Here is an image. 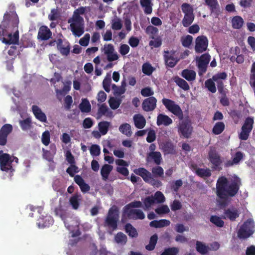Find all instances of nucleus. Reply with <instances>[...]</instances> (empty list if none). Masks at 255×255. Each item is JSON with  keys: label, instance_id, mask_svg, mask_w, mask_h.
Segmentation results:
<instances>
[{"label": "nucleus", "instance_id": "1", "mask_svg": "<svg viewBox=\"0 0 255 255\" xmlns=\"http://www.w3.org/2000/svg\"><path fill=\"white\" fill-rule=\"evenodd\" d=\"M19 19L15 12L5 13L0 25V40L7 44H18Z\"/></svg>", "mask_w": 255, "mask_h": 255}, {"label": "nucleus", "instance_id": "2", "mask_svg": "<svg viewBox=\"0 0 255 255\" xmlns=\"http://www.w3.org/2000/svg\"><path fill=\"white\" fill-rule=\"evenodd\" d=\"M162 102L165 108L171 113L176 116L181 122L178 126V132L180 137L188 138L193 132V127L190 119L187 117L184 119L183 111L180 106L176 104L174 101L163 98Z\"/></svg>", "mask_w": 255, "mask_h": 255}, {"label": "nucleus", "instance_id": "3", "mask_svg": "<svg viewBox=\"0 0 255 255\" xmlns=\"http://www.w3.org/2000/svg\"><path fill=\"white\" fill-rule=\"evenodd\" d=\"M241 185L239 178L234 179L230 184L225 176L219 177L216 183V194L220 199H228L229 197H234L238 192Z\"/></svg>", "mask_w": 255, "mask_h": 255}, {"label": "nucleus", "instance_id": "4", "mask_svg": "<svg viewBox=\"0 0 255 255\" xmlns=\"http://www.w3.org/2000/svg\"><path fill=\"white\" fill-rule=\"evenodd\" d=\"M85 12V7L81 6L74 11L72 17L69 18L68 22L73 34L78 37L81 36L84 32V21L80 15Z\"/></svg>", "mask_w": 255, "mask_h": 255}, {"label": "nucleus", "instance_id": "5", "mask_svg": "<svg viewBox=\"0 0 255 255\" xmlns=\"http://www.w3.org/2000/svg\"><path fill=\"white\" fill-rule=\"evenodd\" d=\"M133 172L136 175L141 176L146 183H149L155 188H158L162 185L161 181L152 176L151 173L144 168L139 167L135 169Z\"/></svg>", "mask_w": 255, "mask_h": 255}, {"label": "nucleus", "instance_id": "6", "mask_svg": "<svg viewBox=\"0 0 255 255\" xmlns=\"http://www.w3.org/2000/svg\"><path fill=\"white\" fill-rule=\"evenodd\" d=\"M119 219V210L114 205L110 208L105 220V226L116 230L118 227V222Z\"/></svg>", "mask_w": 255, "mask_h": 255}, {"label": "nucleus", "instance_id": "7", "mask_svg": "<svg viewBox=\"0 0 255 255\" xmlns=\"http://www.w3.org/2000/svg\"><path fill=\"white\" fill-rule=\"evenodd\" d=\"M255 232V223L253 219H249L240 227L238 232V237L240 239H246L251 236Z\"/></svg>", "mask_w": 255, "mask_h": 255}, {"label": "nucleus", "instance_id": "8", "mask_svg": "<svg viewBox=\"0 0 255 255\" xmlns=\"http://www.w3.org/2000/svg\"><path fill=\"white\" fill-rule=\"evenodd\" d=\"M181 7L184 14L182 24L184 27H187L192 23L195 18L194 9L192 6L187 3H182Z\"/></svg>", "mask_w": 255, "mask_h": 255}, {"label": "nucleus", "instance_id": "9", "mask_svg": "<svg viewBox=\"0 0 255 255\" xmlns=\"http://www.w3.org/2000/svg\"><path fill=\"white\" fill-rule=\"evenodd\" d=\"M254 124V118L252 117L247 118L241 128V131L239 134V138L241 140H247L251 132Z\"/></svg>", "mask_w": 255, "mask_h": 255}, {"label": "nucleus", "instance_id": "10", "mask_svg": "<svg viewBox=\"0 0 255 255\" xmlns=\"http://www.w3.org/2000/svg\"><path fill=\"white\" fill-rule=\"evenodd\" d=\"M211 60V56L208 53H205L196 58V62L198 68V74L202 76L207 71V69Z\"/></svg>", "mask_w": 255, "mask_h": 255}, {"label": "nucleus", "instance_id": "11", "mask_svg": "<svg viewBox=\"0 0 255 255\" xmlns=\"http://www.w3.org/2000/svg\"><path fill=\"white\" fill-rule=\"evenodd\" d=\"M208 159L213 165L212 168L215 170H220L222 160L220 155L217 151L215 147H211L208 153Z\"/></svg>", "mask_w": 255, "mask_h": 255}, {"label": "nucleus", "instance_id": "12", "mask_svg": "<svg viewBox=\"0 0 255 255\" xmlns=\"http://www.w3.org/2000/svg\"><path fill=\"white\" fill-rule=\"evenodd\" d=\"M176 51L175 50H165L163 52V58L165 65L173 68L180 61V58L176 56Z\"/></svg>", "mask_w": 255, "mask_h": 255}, {"label": "nucleus", "instance_id": "13", "mask_svg": "<svg viewBox=\"0 0 255 255\" xmlns=\"http://www.w3.org/2000/svg\"><path fill=\"white\" fill-rule=\"evenodd\" d=\"M11 156L8 153L0 155V167L3 171L12 172L14 169L12 167Z\"/></svg>", "mask_w": 255, "mask_h": 255}, {"label": "nucleus", "instance_id": "14", "mask_svg": "<svg viewBox=\"0 0 255 255\" xmlns=\"http://www.w3.org/2000/svg\"><path fill=\"white\" fill-rule=\"evenodd\" d=\"M208 46V40L206 36H198L195 40V51L197 53H202L206 51Z\"/></svg>", "mask_w": 255, "mask_h": 255}, {"label": "nucleus", "instance_id": "15", "mask_svg": "<svg viewBox=\"0 0 255 255\" xmlns=\"http://www.w3.org/2000/svg\"><path fill=\"white\" fill-rule=\"evenodd\" d=\"M123 216H127L129 219L142 220L145 218L144 213L140 209L123 210Z\"/></svg>", "mask_w": 255, "mask_h": 255}, {"label": "nucleus", "instance_id": "16", "mask_svg": "<svg viewBox=\"0 0 255 255\" xmlns=\"http://www.w3.org/2000/svg\"><path fill=\"white\" fill-rule=\"evenodd\" d=\"M12 126L9 124L4 125L0 129V145L4 146L7 143L8 134L12 131Z\"/></svg>", "mask_w": 255, "mask_h": 255}, {"label": "nucleus", "instance_id": "17", "mask_svg": "<svg viewBox=\"0 0 255 255\" xmlns=\"http://www.w3.org/2000/svg\"><path fill=\"white\" fill-rule=\"evenodd\" d=\"M240 212L235 207H232L224 209L222 217L224 219H229L231 221H235L239 217Z\"/></svg>", "mask_w": 255, "mask_h": 255}, {"label": "nucleus", "instance_id": "18", "mask_svg": "<svg viewBox=\"0 0 255 255\" xmlns=\"http://www.w3.org/2000/svg\"><path fill=\"white\" fill-rule=\"evenodd\" d=\"M157 100L154 97L145 99L142 103V108L145 112L153 111L156 107Z\"/></svg>", "mask_w": 255, "mask_h": 255}, {"label": "nucleus", "instance_id": "19", "mask_svg": "<svg viewBox=\"0 0 255 255\" xmlns=\"http://www.w3.org/2000/svg\"><path fill=\"white\" fill-rule=\"evenodd\" d=\"M227 78V74L225 72L218 73L213 76V80L217 83L218 91L221 94L225 93L224 90V84L221 80H225Z\"/></svg>", "mask_w": 255, "mask_h": 255}, {"label": "nucleus", "instance_id": "20", "mask_svg": "<svg viewBox=\"0 0 255 255\" xmlns=\"http://www.w3.org/2000/svg\"><path fill=\"white\" fill-rule=\"evenodd\" d=\"M52 36V32L45 25H42L40 27L37 38L39 40L45 41L48 40Z\"/></svg>", "mask_w": 255, "mask_h": 255}, {"label": "nucleus", "instance_id": "21", "mask_svg": "<svg viewBox=\"0 0 255 255\" xmlns=\"http://www.w3.org/2000/svg\"><path fill=\"white\" fill-rule=\"evenodd\" d=\"M161 154L159 151H151L150 152L147 156L146 161L147 162L153 161L157 165H159L161 164L162 161Z\"/></svg>", "mask_w": 255, "mask_h": 255}, {"label": "nucleus", "instance_id": "22", "mask_svg": "<svg viewBox=\"0 0 255 255\" xmlns=\"http://www.w3.org/2000/svg\"><path fill=\"white\" fill-rule=\"evenodd\" d=\"M98 106L99 108L97 112L98 118H100L103 116L110 118L113 117V112L108 108L106 104H102L101 105L98 104Z\"/></svg>", "mask_w": 255, "mask_h": 255}, {"label": "nucleus", "instance_id": "23", "mask_svg": "<svg viewBox=\"0 0 255 255\" xmlns=\"http://www.w3.org/2000/svg\"><path fill=\"white\" fill-rule=\"evenodd\" d=\"M206 4L210 8L211 13L218 15L220 12V8L217 0H205Z\"/></svg>", "mask_w": 255, "mask_h": 255}, {"label": "nucleus", "instance_id": "24", "mask_svg": "<svg viewBox=\"0 0 255 255\" xmlns=\"http://www.w3.org/2000/svg\"><path fill=\"white\" fill-rule=\"evenodd\" d=\"M32 110L35 118L41 122L46 123L47 118L45 114L42 112L41 110L36 105L32 107Z\"/></svg>", "mask_w": 255, "mask_h": 255}, {"label": "nucleus", "instance_id": "25", "mask_svg": "<svg viewBox=\"0 0 255 255\" xmlns=\"http://www.w3.org/2000/svg\"><path fill=\"white\" fill-rule=\"evenodd\" d=\"M133 120L135 127L139 129L143 128L146 124L144 117L141 114H135L133 116Z\"/></svg>", "mask_w": 255, "mask_h": 255}, {"label": "nucleus", "instance_id": "26", "mask_svg": "<svg viewBox=\"0 0 255 255\" xmlns=\"http://www.w3.org/2000/svg\"><path fill=\"white\" fill-rule=\"evenodd\" d=\"M172 122V120L167 115L159 114L157 116L156 124L158 126L163 125L167 126L171 124Z\"/></svg>", "mask_w": 255, "mask_h": 255}, {"label": "nucleus", "instance_id": "27", "mask_svg": "<svg viewBox=\"0 0 255 255\" xmlns=\"http://www.w3.org/2000/svg\"><path fill=\"white\" fill-rule=\"evenodd\" d=\"M81 198V194L78 193L74 194L70 197L69 203L73 209L77 210L79 208Z\"/></svg>", "mask_w": 255, "mask_h": 255}, {"label": "nucleus", "instance_id": "28", "mask_svg": "<svg viewBox=\"0 0 255 255\" xmlns=\"http://www.w3.org/2000/svg\"><path fill=\"white\" fill-rule=\"evenodd\" d=\"M113 166L107 164H104L102 167L101 169V174L103 180L107 181L110 173L113 170Z\"/></svg>", "mask_w": 255, "mask_h": 255}, {"label": "nucleus", "instance_id": "29", "mask_svg": "<svg viewBox=\"0 0 255 255\" xmlns=\"http://www.w3.org/2000/svg\"><path fill=\"white\" fill-rule=\"evenodd\" d=\"M141 6L144 8V12L146 14H151L152 11V3L151 0H140Z\"/></svg>", "mask_w": 255, "mask_h": 255}, {"label": "nucleus", "instance_id": "30", "mask_svg": "<svg viewBox=\"0 0 255 255\" xmlns=\"http://www.w3.org/2000/svg\"><path fill=\"white\" fill-rule=\"evenodd\" d=\"M196 251L202 255H206L209 251V247L200 241L196 242Z\"/></svg>", "mask_w": 255, "mask_h": 255}, {"label": "nucleus", "instance_id": "31", "mask_svg": "<svg viewBox=\"0 0 255 255\" xmlns=\"http://www.w3.org/2000/svg\"><path fill=\"white\" fill-rule=\"evenodd\" d=\"M244 21L240 16H235L232 19V27L234 29H240L243 25Z\"/></svg>", "mask_w": 255, "mask_h": 255}, {"label": "nucleus", "instance_id": "32", "mask_svg": "<svg viewBox=\"0 0 255 255\" xmlns=\"http://www.w3.org/2000/svg\"><path fill=\"white\" fill-rule=\"evenodd\" d=\"M181 76L188 81H193L196 78V73L194 71L185 69L182 71Z\"/></svg>", "mask_w": 255, "mask_h": 255}, {"label": "nucleus", "instance_id": "33", "mask_svg": "<svg viewBox=\"0 0 255 255\" xmlns=\"http://www.w3.org/2000/svg\"><path fill=\"white\" fill-rule=\"evenodd\" d=\"M57 48L60 52L61 54L64 56H67L70 52V46L67 45L64 46L63 41L61 39H59L57 42Z\"/></svg>", "mask_w": 255, "mask_h": 255}, {"label": "nucleus", "instance_id": "34", "mask_svg": "<svg viewBox=\"0 0 255 255\" xmlns=\"http://www.w3.org/2000/svg\"><path fill=\"white\" fill-rule=\"evenodd\" d=\"M174 80L176 85L184 91H187L190 89L188 83L184 79L176 76L174 78Z\"/></svg>", "mask_w": 255, "mask_h": 255}, {"label": "nucleus", "instance_id": "35", "mask_svg": "<svg viewBox=\"0 0 255 255\" xmlns=\"http://www.w3.org/2000/svg\"><path fill=\"white\" fill-rule=\"evenodd\" d=\"M79 109L83 113H89L91 110V106L87 99H83L79 105Z\"/></svg>", "mask_w": 255, "mask_h": 255}, {"label": "nucleus", "instance_id": "36", "mask_svg": "<svg viewBox=\"0 0 255 255\" xmlns=\"http://www.w3.org/2000/svg\"><path fill=\"white\" fill-rule=\"evenodd\" d=\"M225 125L222 122H217L212 129V132L216 135L221 134L225 129Z\"/></svg>", "mask_w": 255, "mask_h": 255}, {"label": "nucleus", "instance_id": "37", "mask_svg": "<svg viewBox=\"0 0 255 255\" xmlns=\"http://www.w3.org/2000/svg\"><path fill=\"white\" fill-rule=\"evenodd\" d=\"M158 240V236L156 234L153 235L150 238L149 243L145 246V249L149 251H153L156 246Z\"/></svg>", "mask_w": 255, "mask_h": 255}, {"label": "nucleus", "instance_id": "38", "mask_svg": "<svg viewBox=\"0 0 255 255\" xmlns=\"http://www.w3.org/2000/svg\"><path fill=\"white\" fill-rule=\"evenodd\" d=\"M115 240L117 244L125 245L127 242L128 238L125 234L120 232L115 235Z\"/></svg>", "mask_w": 255, "mask_h": 255}, {"label": "nucleus", "instance_id": "39", "mask_svg": "<svg viewBox=\"0 0 255 255\" xmlns=\"http://www.w3.org/2000/svg\"><path fill=\"white\" fill-rule=\"evenodd\" d=\"M110 126V123L107 121H102L98 124L99 130L102 135L107 133Z\"/></svg>", "mask_w": 255, "mask_h": 255}, {"label": "nucleus", "instance_id": "40", "mask_svg": "<svg viewBox=\"0 0 255 255\" xmlns=\"http://www.w3.org/2000/svg\"><path fill=\"white\" fill-rule=\"evenodd\" d=\"M125 231L130 237L136 238L138 236V233L136 229L130 223H128L126 225Z\"/></svg>", "mask_w": 255, "mask_h": 255}, {"label": "nucleus", "instance_id": "41", "mask_svg": "<svg viewBox=\"0 0 255 255\" xmlns=\"http://www.w3.org/2000/svg\"><path fill=\"white\" fill-rule=\"evenodd\" d=\"M119 130L128 136H130L132 134L131 126L128 123L121 125L119 127Z\"/></svg>", "mask_w": 255, "mask_h": 255}, {"label": "nucleus", "instance_id": "42", "mask_svg": "<svg viewBox=\"0 0 255 255\" xmlns=\"http://www.w3.org/2000/svg\"><path fill=\"white\" fill-rule=\"evenodd\" d=\"M196 174L202 178L209 177L211 175V172L209 168H198L196 170Z\"/></svg>", "mask_w": 255, "mask_h": 255}, {"label": "nucleus", "instance_id": "43", "mask_svg": "<svg viewBox=\"0 0 255 255\" xmlns=\"http://www.w3.org/2000/svg\"><path fill=\"white\" fill-rule=\"evenodd\" d=\"M122 102L121 99H116L114 97H111L109 100V104L111 108L113 110L118 109Z\"/></svg>", "mask_w": 255, "mask_h": 255}, {"label": "nucleus", "instance_id": "44", "mask_svg": "<svg viewBox=\"0 0 255 255\" xmlns=\"http://www.w3.org/2000/svg\"><path fill=\"white\" fill-rule=\"evenodd\" d=\"M205 87L211 93H215L216 92L217 89L213 78L207 80L205 82Z\"/></svg>", "mask_w": 255, "mask_h": 255}, {"label": "nucleus", "instance_id": "45", "mask_svg": "<svg viewBox=\"0 0 255 255\" xmlns=\"http://www.w3.org/2000/svg\"><path fill=\"white\" fill-rule=\"evenodd\" d=\"M111 24L112 28L116 30L121 29L123 26V24L121 19L117 16H116L113 19H112Z\"/></svg>", "mask_w": 255, "mask_h": 255}, {"label": "nucleus", "instance_id": "46", "mask_svg": "<svg viewBox=\"0 0 255 255\" xmlns=\"http://www.w3.org/2000/svg\"><path fill=\"white\" fill-rule=\"evenodd\" d=\"M151 172L154 177H162L164 174L163 169L159 166L153 167L151 169Z\"/></svg>", "mask_w": 255, "mask_h": 255}, {"label": "nucleus", "instance_id": "47", "mask_svg": "<svg viewBox=\"0 0 255 255\" xmlns=\"http://www.w3.org/2000/svg\"><path fill=\"white\" fill-rule=\"evenodd\" d=\"M54 212L56 215L60 217L62 220H64L67 216V212L63 208L61 204L55 208Z\"/></svg>", "mask_w": 255, "mask_h": 255}, {"label": "nucleus", "instance_id": "48", "mask_svg": "<svg viewBox=\"0 0 255 255\" xmlns=\"http://www.w3.org/2000/svg\"><path fill=\"white\" fill-rule=\"evenodd\" d=\"M210 221L218 227H223L224 225V222L221 218L217 216L214 215L210 217Z\"/></svg>", "mask_w": 255, "mask_h": 255}, {"label": "nucleus", "instance_id": "49", "mask_svg": "<svg viewBox=\"0 0 255 255\" xmlns=\"http://www.w3.org/2000/svg\"><path fill=\"white\" fill-rule=\"evenodd\" d=\"M179 253V249L177 247H169L164 249L160 255H177Z\"/></svg>", "mask_w": 255, "mask_h": 255}, {"label": "nucleus", "instance_id": "50", "mask_svg": "<svg viewBox=\"0 0 255 255\" xmlns=\"http://www.w3.org/2000/svg\"><path fill=\"white\" fill-rule=\"evenodd\" d=\"M151 38L153 39V40H150L149 42V45L151 47V48H158L162 45V39L160 37L154 38V36H152Z\"/></svg>", "mask_w": 255, "mask_h": 255}, {"label": "nucleus", "instance_id": "51", "mask_svg": "<svg viewBox=\"0 0 255 255\" xmlns=\"http://www.w3.org/2000/svg\"><path fill=\"white\" fill-rule=\"evenodd\" d=\"M154 70L153 67L149 63H145L142 65V72L146 75L149 76L151 75Z\"/></svg>", "mask_w": 255, "mask_h": 255}, {"label": "nucleus", "instance_id": "52", "mask_svg": "<svg viewBox=\"0 0 255 255\" xmlns=\"http://www.w3.org/2000/svg\"><path fill=\"white\" fill-rule=\"evenodd\" d=\"M193 37L190 35H187V36L182 37L181 42L182 45L184 47L189 48L193 41Z\"/></svg>", "mask_w": 255, "mask_h": 255}, {"label": "nucleus", "instance_id": "53", "mask_svg": "<svg viewBox=\"0 0 255 255\" xmlns=\"http://www.w3.org/2000/svg\"><path fill=\"white\" fill-rule=\"evenodd\" d=\"M112 88L113 90V94L115 96H120L124 94L126 91V89H123L121 87L118 86L115 84L112 85Z\"/></svg>", "mask_w": 255, "mask_h": 255}, {"label": "nucleus", "instance_id": "54", "mask_svg": "<svg viewBox=\"0 0 255 255\" xmlns=\"http://www.w3.org/2000/svg\"><path fill=\"white\" fill-rule=\"evenodd\" d=\"M163 148L166 153L173 154L175 152L174 146L170 142H166L164 143Z\"/></svg>", "mask_w": 255, "mask_h": 255}, {"label": "nucleus", "instance_id": "55", "mask_svg": "<svg viewBox=\"0 0 255 255\" xmlns=\"http://www.w3.org/2000/svg\"><path fill=\"white\" fill-rule=\"evenodd\" d=\"M153 199L155 203H162L165 202V198L163 194L160 191H157L154 194Z\"/></svg>", "mask_w": 255, "mask_h": 255}, {"label": "nucleus", "instance_id": "56", "mask_svg": "<svg viewBox=\"0 0 255 255\" xmlns=\"http://www.w3.org/2000/svg\"><path fill=\"white\" fill-rule=\"evenodd\" d=\"M142 207V203L139 201H134L126 205L123 210L132 209V208H140Z\"/></svg>", "mask_w": 255, "mask_h": 255}, {"label": "nucleus", "instance_id": "57", "mask_svg": "<svg viewBox=\"0 0 255 255\" xmlns=\"http://www.w3.org/2000/svg\"><path fill=\"white\" fill-rule=\"evenodd\" d=\"M31 120L29 118H27L24 120L20 121V126L21 128L23 130H26L30 128L31 127Z\"/></svg>", "mask_w": 255, "mask_h": 255}, {"label": "nucleus", "instance_id": "58", "mask_svg": "<svg viewBox=\"0 0 255 255\" xmlns=\"http://www.w3.org/2000/svg\"><path fill=\"white\" fill-rule=\"evenodd\" d=\"M143 203L145 208L147 209H149L152 205L155 203L153 196L146 197L143 200Z\"/></svg>", "mask_w": 255, "mask_h": 255}, {"label": "nucleus", "instance_id": "59", "mask_svg": "<svg viewBox=\"0 0 255 255\" xmlns=\"http://www.w3.org/2000/svg\"><path fill=\"white\" fill-rule=\"evenodd\" d=\"M140 93L143 97L148 98L153 97L152 95L154 94L153 91L151 89L150 87H147L142 89Z\"/></svg>", "mask_w": 255, "mask_h": 255}, {"label": "nucleus", "instance_id": "60", "mask_svg": "<svg viewBox=\"0 0 255 255\" xmlns=\"http://www.w3.org/2000/svg\"><path fill=\"white\" fill-rule=\"evenodd\" d=\"M50 138V133L48 130L45 131L44 132H43L41 141L44 145L47 146L49 144Z\"/></svg>", "mask_w": 255, "mask_h": 255}, {"label": "nucleus", "instance_id": "61", "mask_svg": "<svg viewBox=\"0 0 255 255\" xmlns=\"http://www.w3.org/2000/svg\"><path fill=\"white\" fill-rule=\"evenodd\" d=\"M66 172L71 177H73L75 173L79 172L78 168L74 164H71V165L67 168Z\"/></svg>", "mask_w": 255, "mask_h": 255}, {"label": "nucleus", "instance_id": "62", "mask_svg": "<svg viewBox=\"0 0 255 255\" xmlns=\"http://www.w3.org/2000/svg\"><path fill=\"white\" fill-rule=\"evenodd\" d=\"M90 151L92 155L98 156L100 154V147L97 144H93L91 146Z\"/></svg>", "mask_w": 255, "mask_h": 255}, {"label": "nucleus", "instance_id": "63", "mask_svg": "<svg viewBox=\"0 0 255 255\" xmlns=\"http://www.w3.org/2000/svg\"><path fill=\"white\" fill-rule=\"evenodd\" d=\"M155 212L159 215L167 214L170 212V210L167 205H162L155 209Z\"/></svg>", "mask_w": 255, "mask_h": 255}, {"label": "nucleus", "instance_id": "64", "mask_svg": "<svg viewBox=\"0 0 255 255\" xmlns=\"http://www.w3.org/2000/svg\"><path fill=\"white\" fill-rule=\"evenodd\" d=\"M64 101L65 109L67 110H69L71 109L73 103V99L72 97L70 95H67L65 97Z\"/></svg>", "mask_w": 255, "mask_h": 255}]
</instances>
